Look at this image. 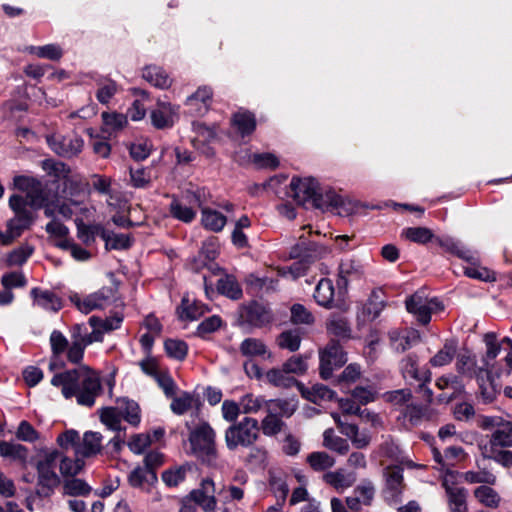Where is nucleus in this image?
I'll use <instances>...</instances> for the list:
<instances>
[{
  "label": "nucleus",
  "mask_w": 512,
  "mask_h": 512,
  "mask_svg": "<svg viewBox=\"0 0 512 512\" xmlns=\"http://www.w3.org/2000/svg\"><path fill=\"white\" fill-rule=\"evenodd\" d=\"M51 384L60 387L65 398L76 396L80 405L88 407L94 405L95 398L101 391L99 375L86 365L55 374Z\"/></svg>",
  "instance_id": "nucleus-1"
},
{
  "label": "nucleus",
  "mask_w": 512,
  "mask_h": 512,
  "mask_svg": "<svg viewBox=\"0 0 512 512\" xmlns=\"http://www.w3.org/2000/svg\"><path fill=\"white\" fill-rule=\"evenodd\" d=\"M290 190V196L298 204L304 205L311 201L317 208L331 211L338 209L343 204L342 198L335 193L329 192L322 197L318 182L313 178H292Z\"/></svg>",
  "instance_id": "nucleus-2"
},
{
  "label": "nucleus",
  "mask_w": 512,
  "mask_h": 512,
  "mask_svg": "<svg viewBox=\"0 0 512 512\" xmlns=\"http://www.w3.org/2000/svg\"><path fill=\"white\" fill-rule=\"evenodd\" d=\"M484 459L493 460L505 468H512V421L504 420L489 435L486 443L479 444Z\"/></svg>",
  "instance_id": "nucleus-3"
},
{
  "label": "nucleus",
  "mask_w": 512,
  "mask_h": 512,
  "mask_svg": "<svg viewBox=\"0 0 512 512\" xmlns=\"http://www.w3.org/2000/svg\"><path fill=\"white\" fill-rule=\"evenodd\" d=\"M325 253L326 249L324 247L312 242L307 243L301 236L300 242L290 251V257L299 260L289 267L280 268L278 273L283 277L290 276L292 279H297L305 274L310 262L322 257Z\"/></svg>",
  "instance_id": "nucleus-4"
},
{
  "label": "nucleus",
  "mask_w": 512,
  "mask_h": 512,
  "mask_svg": "<svg viewBox=\"0 0 512 512\" xmlns=\"http://www.w3.org/2000/svg\"><path fill=\"white\" fill-rule=\"evenodd\" d=\"M260 436L258 421L252 417H244L241 421L235 422L225 431V444L227 448L234 451L238 448H249L253 446Z\"/></svg>",
  "instance_id": "nucleus-5"
},
{
  "label": "nucleus",
  "mask_w": 512,
  "mask_h": 512,
  "mask_svg": "<svg viewBox=\"0 0 512 512\" xmlns=\"http://www.w3.org/2000/svg\"><path fill=\"white\" fill-rule=\"evenodd\" d=\"M59 457L57 450H45L40 454L36 469L38 474L37 493L42 496H49L60 479L54 471L55 463Z\"/></svg>",
  "instance_id": "nucleus-6"
},
{
  "label": "nucleus",
  "mask_w": 512,
  "mask_h": 512,
  "mask_svg": "<svg viewBox=\"0 0 512 512\" xmlns=\"http://www.w3.org/2000/svg\"><path fill=\"white\" fill-rule=\"evenodd\" d=\"M215 437V431L206 422L198 424L189 434L193 452L209 463L214 461L217 456Z\"/></svg>",
  "instance_id": "nucleus-7"
},
{
  "label": "nucleus",
  "mask_w": 512,
  "mask_h": 512,
  "mask_svg": "<svg viewBox=\"0 0 512 512\" xmlns=\"http://www.w3.org/2000/svg\"><path fill=\"white\" fill-rule=\"evenodd\" d=\"M116 293L117 285L114 284L112 286H104L83 298L78 294H74L70 297V300L80 312L88 314L94 310L106 307L115 298Z\"/></svg>",
  "instance_id": "nucleus-8"
},
{
  "label": "nucleus",
  "mask_w": 512,
  "mask_h": 512,
  "mask_svg": "<svg viewBox=\"0 0 512 512\" xmlns=\"http://www.w3.org/2000/svg\"><path fill=\"white\" fill-rule=\"evenodd\" d=\"M405 303L407 311L423 325L430 322L432 313L443 310V304L437 298H428L422 292H416Z\"/></svg>",
  "instance_id": "nucleus-9"
},
{
  "label": "nucleus",
  "mask_w": 512,
  "mask_h": 512,
  "mask_svg": "<svg viewBox=\"0 0 512 512\" xmlns=\"http://www.w3.org/2000/svg\"><path fill=\"white\" fill-rule=\"evenodd\" d=\"M320 376L322 379H329L333 371L340 368L347 362V355L338 342L331 341L319 352Z\"/></svg>",
  "instance_id": "nucleus-10"
},
{
  "label": "nucleus",
  "mask_w": 512,
  "mask_h": 512,
  "mask_svg": "<svg viewBox=\"0 0 512 512\" xmlns=\"http://www.w3.org/2000/svg\"><path fill=\"white\" fill-rule=\"evenodd\" d=\"M29 203L30 208L40 209L44 208V214L47 217L54 218V206L57 200V193L52 192L47 187L43 186L39 180L38 185H35L24 197Z\"/></svg>",
  "instance_id": "nucleus-11"
},
{
  "label": "nucleus",
  "mask_w": 512,
  "mask_h": 512,
  "mask_svg": "<svg viewBox=\"0 0 512 512\" xmlns=\"http://www.w3.org/2000/svg\"><path fill=\"white\" fill-rule=\"evenodd\" d=\"M49 147L59 156L71 158L78 155L84 146V141L80 136L53 134L47 137Z\"/></svg>",
  "instance_id": "nucleus-12"
},
{
  "label": "nucleus",
  "mask_w": 512,
  "mask_h": 512,
  "mask_svg": "<svg viewBox=\"0 0 512 512\" xmlns=\"http://www.w3.org/2000/svg\"><path fill=\"white\" fill-rule=\"evenodd\" d=\"M150 118L155 128H170L179 118V106L159 99L156 102V107L150 113Z\"/></svg>",
  "instance_id": "nucleus-13"
},
{
  "label": "nucleus",
  "mask_w": 512,
  "mask_h": 512,
  "mask_svg": "<svg viewBox=\"0 0 512 512\" xmlns=\"http://www.w3.org/2000/svg\"><path fill=\"white\" fill-rule=\"evenodd\" d=\"M478 384V396L485 404L492 403L499 394V385L495 381V377L489 367L479 368L475 370V376Z\"/></svg>",
  "instance_id": "nucleus-14"
},
{
  "label": "nucleus",
  "mask_w": 512,
  "mask_h": 512,
  "mask_svg": "<svg viewBox=\"0 0 512 512\" xmlns=\"http://www.w3.org/2000/svg\"><path fill=\"white\" fill-rule=\"evenodd\" d=\"M215 484L209 479H203L198 489L190 492L189 498L199 505L204 511L212 512L215 510L217 501L215 498Z\"/></svg>",
  "instance_id": "nucleus-15"
},
{
  "label": "nucleus",
  "mask_w": 512,
  "mask_h": 512,
  "mask_svg": "<svg viewBox=\"0 0 512 512\" xmlns=\"http://www.w3.org/2000/svg\"><path fill=\"white\" fill-rule=\"evenodd\" d=\"M435 243L445 252L450 253L464 261L474 262L478 260L477 252L465 247L461 241L451 236H437Z\"/></svg>",
  "instance_id": "nucleus-16"
},
{
  "label": "nucleus",
  "mask_w": 512,
  "mask_h": 512,
  "mask_svg": "<svg viewBox=\"0 0 512 512\" xmlns=\"http://www.w3.org/2000/svg\"><path fill=\"white\" fill-rule=\"evenodd\" d=\"M340 432L348 437L357 449L366 448L371 442V436L365 431H359L357 425L346 423L341 420L338 413H331Z\"/></svg>",
  "instance_id": "nucleus-17"
},
{
  "label": "nucleus",
  "mask_w": 512,
  "mask_h": 512,
  "mask_svg": "<svg viewBox=\"0 0 512 512\" xmlns=\"http://www.w3.org/2000/svg\"><path fill=\"white\" fill-rule=\"evenodd\" d=\"M375 494V488L369 481H365L355 487L353 495L346 498L347 507L355 512L362 509L363 506L372 504Z\"/></svg>",
  "instance_id": "nucleus-18"
},
{
  "label": "nucleus",
  "mask_w": 512,
  "mask_h": 512,
  "mask_svg": "<svg viewBox=\"0 0 512 512\" xmlns=\"http://www.w3.org/2000/svg\"><path fill=\"white\" fill-rule=\"evenodd\" d=\"M213 92L208 86H202L197 91L186 99V106L189 107V111L194 115L205 114L212 102Z\"/></svg>",
  "instance_id": "nucleus-19"
},
{
  "label": "nucleus",
  "mask_w": 512,
  "mask_h": 512,
  "mask_svg": "<svg viewBox=\"0 0 512 512\" xmlns=\"http://www.w3.org/2000/svg\"><path fill=\"white\" fill-rule=\"evenodd\" d=\"M389 339L393 349L402 353L417 344L420 340V335L414 329H395L389 332Z\"/></svg>",
  "instance_id": "nucleus-20"
},
{
  "label": "nucleus",
  "mask_w": 512,
  "mask_h": 512,
  "mask_svg": "<svg viewBox=\"0 0 512 512\" xmlns=\"http://www.w3.org/2000/svg\"><path fill=\"white\" fill-rule=\"evenodd\" d=\"M101 449L102 435L98 432L87 431L80 439V444L77 445L76 456L91 457L98 454Z\"/></svg>",
  "instance_id": "nucleus-21"
},
{
  "label": "nucleus",
  "mask_w": 512,
  "mask_h": 512,
  "mask_svg": "<svg viewBox=\"0 0 512 512\" xmlns=\"http://www.w3.org/2000/svg\"><path fill=\"white\" fill-rule=\"evenodd\" d=\"M386 491L390 497L397 502L404 490L403 470L398 466L388 467L385 470Z\"/></svg>",
  "instance_id": "nucleus-22"
},
{
  "label": "nucleus",
  "mask_w": 512,
  "mask_h": 512,
  "mask_svg": "<svg viewBox=\"0 0 512 512\" xmlns=\"http://www.w3.org/2000/svg\"><path fill=\"white\" fill-rule=\"evenodd\" d=\"M401 371L406 379H412L418 382H427L430 380L431 374L428 370H420L418 368V358L416 355H407L401 361Z\"/></svg>",
  "instance_id": "nucleus-23"
},
{
  "label": "nucleus",
  "mask_w": 512,
  "mask_h": 512,
  "mask_svg": "<svg viewBox=\"0 0 512 512\" xmlns=\"http://www.w3.org/2000/svg\"><path fill=\"white\" fill-rule=\"evenodd\" d=\"M298 387L302 396L315 404L330 401L336 396V393L333 390L323 384H314L311 387H304L299 383Z\"/></svg>",
  "instance_id": "nucleus-24"
},
{
  "label": "nucleus",
  "mask_w": 512,
  "mask_h": 512,
  "mask_svg": "<svg viewBox=\"0 0 512 512\" xmlns=\"http://www.w3.org/2000/svg\"><path fill=\"white\" fill-rule=\"evenodd\" d=\"M323 480L338 492H343L354 484L356 478L353 474L348 473L343 469H338L325 473L323 475Z\"/></svg>",
  "instance_id": "nucleus-25"
},
{
  "label": "nucleus",
  "mask_w": 512,
  "mask_h": 512,
  "mask_svg": "<svg viewBox=\"0 0 512 512\" xmlns=\"http://www.w3.org/2000/svg\"><path fill=\"white\" fill-rule=\"evenodd\" d=\"M31 296L34 299V303L45 310L58 311L62 307L60 298L49 290L33 288L31 290Z\"/></svg>",
  "instance_id": "nucleus-26"
},
{
  "label": "nucleus",
  "mask_w": 512,
  "mask_h": 512,
  "mask_svg": "<svg viewBox=\"0 0 512 512\" xmlns=\"http://www.w3.org/2000/svg\"><path fill=\"white\" fill-rule=\"evenodd\" d=\"M436 237L431 229L422 226L407 227L401 231V238L420 245L435 242Z\"/></svg>",
  "instance_id": "nucleus-27"
},
{
  "label": "nucleus",
  "mask_w": 512,
  "mask_h": 512,
  "mask_svg": "<svg viewBox=\"0 0 512 512\" xmlns=\"http://www.w3.org/2000/svg\"><path fill=\"white\" fill-rule=\"evenodd\" d=\"M142 76L153 86L161 89H167L172 84V79L161 67L147 66L143 69Z\"/></svg>",
  "instance_id": "nucleus-28"
},
{
  "label": "nucleus",
  "mask_w": 512,
  "mask_h": 512,
  "mask_svg": "<svg viewBox=\"0 0 512 512\" xmlns=\"http://www.w3.org/2000/svg\"><path fill=\"white\" fill-rule=\"evenodd\" d=\"M78 330V327H72L71 343L66 351L67 360L72 364H79L82 361L87 347L79 336Z\"/></svg>",
  "instance_id": "nucleus-29"
},
{
  "label": "nucleus",
  "mask_w": 512,
  "mask_h": 512,
  "mask_svg": "<svg viewBox=\"0 0 512 512\" xmlns=\"http://www.w3.org/2000/svg\"><path fill=\"white\" fill-rule=\"evenodd\" d=\"M227 218L219 211L202 208L201 210V223L204 228L213 231L220 232L226 225Z\"/></svg>",
  "instance_id": "nucleus-30"
},
{
  "label": "nucleus",
  "mask_w": 512,
  "mask_h": 512,
  "mask_svg": "<svg viewBox=\"0 0 512 512\" xmlns=\"http://www.w3.org/2000/svg\"><path fill=\"white\" fill-rule=\"evenodd\" d=\"M385 307V303L381 297L380 291H373L362 307L361 317L367 321H373L376 319Z\"/></svg>",
  "instance_id": "nucleus-31"
},
{
  "label": "nucleus",
  "mask_w": 512,
  "mask_h": 512,
  "mask_svg": "<svg viewBox=\"0 0 512 512\" xmlns=\"http://www.w3.org/2000/svg\"><path fill=\"white\" fill-rule=\"evenodd\" d=\"M9 207L14 212V217H17L22 221L24 220L29 223H33L34 215L24 196L19 194L11 195L9 198Z\"/></svg>",
  "instance_id": "nucleus-32"
},
{
  "label": "nucleus",
  "mask_w": 512,
  "mask_h": 512,
  "mask_svg": "<svg viewBox=\"0 0 512 512\" xmlns=\"http://www.w3.org/2000/svg\"><path fill=\"white\" fill-rule=\"evenodd\" d=\"M207 311V307L198 302V301H191L189 298L184 297L181 302V306L178 310L179 317L182 320H190L194 321L197 320L199 317L204 315V313Z\"/></svg>",
  "instance_id": "nucleus-33"
},
{
  "label": "nucleus",
  "mask_w": 512,
  "mask_h": 512,
  "mask_svg": "<svg viewBox=\"0 0 512 512\" xmlns=\"http://www.w3.org/2000/svg\"><path fill=\"white\" fill-rule=\"evenodd\" d=\"M34 247L28 243H23L17 248L7 253L4 262L7 267L22 266L33 254Z\"/></svg>",
  "instance_id": "nucleus-34"
},
{
  "label": "nucleus",
  "mask_w": 512,
  "mask_h": 512,
  "mask_svg": "<svg viewBox=\"0 0 512 512\" xmlns=\"http://www.w3.org/2000/svg\"><path fill=\"white\" fill-rule=\"evenodd\" d=\"M457 343L454 340H447L443 347L429 360L433 367H443L450 364L456 354Z\"/></svg>",
  "instance_id": "nucleus-35"
},
{
  "label": "nucleus",
  "mask_w": 512,
  "mask_h": 512,
  "mask_svg": "<svg viewBox=\"0 0 512 512\" xmlns=\"http://www.w3.org/2000/svg\"><path fill=\"white\" fill-rule=\"evenodd\" d=\"M239 349L241 354L245 357L253 358L265 355H267L268 358L271 357V353L268 352L266 345L256 338H246L240 344Z\"/></svg>",
  "instance_id": "nucleus-36"
},
{
  "label": "nucleus",
  "mask_w": 512,
  "mask_h": 512,
  "mask_svg": "<svg viewBox=\"0 0 512 512\" xmlns=\"http://www.w3.org/2000/svg\"><path fill=\"white\" fill-rule=\"evenodd\" d=\"M265 379L270 385L281 388H288L293 384H299L294 377L286 373L283 366L268 370L265 374Z\"/></svg>",
  "instance_id": "nucleus-37"
},
{
  "label": "nucleus",
  "mask_w": 512,
  "mask_h": 512,
  "mask_svg": "<svg viewBox=\"0 0 512 512\" xmlns=\"http://www.w3.org/2000/svg\"><path fill=\"white\" fill-rule=\"evenodd\" d=\"M314 298L316 302L323 306L329 307L334 299V286L330 279H321L314 292Z\"/></svg>",
  "instance_id": "nucleus-38"
},
{
  "label": "nucleus",
  "mask_w": 512,
  "mask_h": 512,
  "mask_svg": "<svg viewBox=\"0 0 512 512\" xmlns=\"http://www.w3.org/2000/svg\"><path fill=\"white\" fill-rule=\"evenodd\" d=\"M28 454V449L21 444L0 441V455L3 457L25 463Z\"/></svg>",
  "instance_id": "nucleus-39"
},
{
  "label": "nucleus",
  "mask_w": 512,
  "mask_h": 512,
  "mask_svg": "<svg viewBox=\"0 0 512 512\" xmlns=\"http://www.w3.org/2000/svg\"><path fill=\"white\" fill-rule=\"evenodd\" d=\"M171 215L183 222L189 223L196 216V210L183 199L174 198L170 204Z\"/></svg>",
  "instance_id": "nucleus-40"
},
{
  "label": "nucleus",
  "mask_w": 512,
  "mask_h": 512,
  "mask_svg": "<svg viewBox=\"0 0 512 512\" xmlns=\"http://www.w3.org/2000/svg\"><path fill=\"white\" fill-rule=\"evenodd\" d=\"M232 124L242 136L251 134L256 127V120L248 111H238L232 117Z\"/></svg>",
  "instance_id": "nucleus-41"
},
{
  "label": "nucleus",
  "mask_w": 512,
  "mask_h": 512,
  "mask_svg": "<svg viewBox=\"0 0 512 512\" xmlns=\"http://www.w3.org/2000/svg\"><path fill=\"white\" fill-rule=\"evenodd\" d=\"M218 291L226 297L238 300L242 297V289L237 280L231 275L221 277L217 282Z\"/></svg>",
  "instance_id": "nucleus-42"
},
{
  "label": "nucleus",
  "mask_w": 512,
  "mask_h": 512,
  "mask_svg": "<svg viewBox=\"0 0 512 512\" xmlns=\"http://www.w3.org/2000/svg\"><path fill=\"white\" fill-rule=\"evenodd\" d=\"M26 51L38 58H44L51 61H58L63 56V50L58 44H47L44 46H29Z\"/></svg>",
  "instance_id": "nucleus-43"
},
{
  "label": "nucleus",
  "mask_w": 512,
  "mask_h": 512,
  "mask_svg": "<svg viewBox=\"0 0 512 512\" xmlns=\"http://www.w3.org/2000/svg\"><path fill=\"white\" fill-rule=\"evenodd\" d=\"M474 497L484 506L497 508L500 505L501 498L499 494L489 485H482L474 490Z\"/></svg>",
  "instance_id": "nucleus-44"
},
{
  "label": "nucleus",
  "mask_w": 512,
  "mask_h": 512,
  "mask_svg": "<svg viewBox=\"0 0 512 512\" xmlns=\"http://www.w3.org/2000/svg\"><path fill=\"white\" fill-rule=\"evenodd\" d=\"M309 466L316 472L325 471L335 465L334 457L324 451L310 453L306 458Z\"/></svg>",
  "instance_id": "nucleus-45"
},
{
  "label": "nucleus",
  "mask_w": 512,
  "mask_h": 512,
  "mask_svg": "<svg viewBox=\"0 0 512 512\" xmlns=\"http://www.w3.org/2000/svg\"><path fill=\"white\" fill-rule=\"evenodd\" d=\"M363 274V266L355 259L342 260L339 265V278L344 284L349 279L358 278Z\"/></svg>",
  "instance_id": "nucleus-46"
},
{
  "label": "nucleus",
  "mask_w": 512,
  "mask_h": 512,
  "mask_svg": "<svg viewBox=\"0 0 512 512\" xmlns=\"http://www.w3.org/2000/svg\"><path fill=\"white\" fill-rule=\"evenodd\" d=\"M97 84L96 98L101 104H107L119 90L118 84L112 79L102 78Z\"/></svg>",
  "instance_id": "nucleus-47"
},
{
  "label": "nucleus",
  "mask_w": 512,
  "mask_h": 512,
  "mask_svg": "<svg viewBox=\"0 0 512 512\" xmlns=\"http://www.w3.org/2000/svg\"><path fill=\"white\" fill-rule=\"evenodd\" d=\"M102 120L104 125L103 131L107 133H112L121 130L128 123L126 115L116 112H103Z\"/></svg>",
  "instance_id": "nucleus-48"
},
{
  "label": "nucleus",
  "mask_w": 512,
  "mask_h": 512,
  "mask_svg": "<svg viewBox=\"0 0 512 512\" xmlns=\"http://www.w3.org/2000/svg\"><path fill=\"white\" fill-rule=\"evenodd\" d=\"M276 342L281 349H287L290 352H295L300 347L301 336L299 331L296 329L286 330L277 337Z\"/></svg>",
  "instance_id": "nucleus-49"
},
{
  "label": "nucleus",
  "mask_w": 512,
  "mask_h": 512,
  "mask_svg": "<svg viewBox=\"0 0 512 512\" xmlns=\"http://www.w3.org/2000/svg\"><path fill=\"white\" fill-rule=\"evenodd\" d=\"M323 446L338 452L339 454H346L349 450L347 441L335 435L333 429H326L323 433Z\"/></svg>",
  "instance_id": "nucleus-50"
},
{
  "label": "nucleus",
  "mask_w": 512,
  "mask_h": 512,
  "mask_svg": "<svg viewBox=\"0 0 512 512\" xmlns=\"http://www.w3.org/2000/svg\"><path fill=\"white\" fill-rule=\"evenodd\" d=\"M327 331L337 337L349 338L351 329L346 318L332 316L326 323Z\"/></svg>",
  "instance_id": "nucleus-51"
},
{
  "label": "nucleus",
  "mask_w": 512,
  "mask_h": 512,
  "mask_svg": "<svg viewBox=\"0 0 512 512\" xmlns=\"http://www.w3.org/2000/svg\"><path fill=\"white\" fill-rule=\"evenodd\" d=\"M448 498V505L451 512H467L468 507L466 503L467 490L462 487L458 490L446 493Z\"/></svg>",
  "instance_id": "nucleus-52"
},
{
  "label": "nucleus",
  "mask_w": 512,
  "mask_h": 512,
  "mask_svg": "<svg viewBox=\"0 0 512 512\" xmlns=\"http://www.w3.org/2000/svg\"><path fill=\"white\" fill-rule=\"evenodd\" d=\"M101 421L109 429L114 431L121 430V419L123 418L119 408L107 407L103 408L100 413Z\"/></svg>",
  "instance_id": "nucleus-53"
},
{
  "label": "nucleus",
  "mask_w": 512,
  "mask_h": 512,
  "mask_svg": "<svg viewBox=\"0 0 512 512\" xmlns=\"http://www.w3.org/2000/svg\"><path fill=\"white\" fill-rule=\"evenodd\" d=\"M209 192L204 187L190 188L183 192L182 199L193 208L202 207L207 202Z\"/></svg>",
  "instance_id": "nucleus-54"
},
{
  "label": "nucleus",
  "mask_w": 512,
  "mask_h": 512,
  "mask_svg": "<svg viewBox=\"0 0 512 512\" xmlns=\"http://www.w3.org/2000/svg\"><path fill=\"white\" fill-rule=\"evenodd\" d=\"M436 386L440 390L451 389L448 400H452L463 391V384L456 375L441 376L436 380Z\"/></svg>",
  "instance_id": "nucleus-55"
},
{
  "label": "nucleus",
  "mask_w": 512,
  "mask_h": 512,
  "mask_svg": "<svg viewBox=\"0 0 512 512\" xmlns=\"http://www.w3.org/2000/svg\"><path fill=\"white\" fill-rule=\"evenodd\" d=\"M483 341L486 346V353L484 356L485 367L489 366V361L494 360L501 351V344L498 342V336L495 332H488L484 334Z\"/></svg>",
  "instance_id": "nucleus-56"
},
{
  "label": "nucleus",
  "mask_w": 512,
  "mask_h": 512,
  "mask_svg": "<svg viewBox=\"0 0 512 512\" xmlns=\"http://www.w3.org/2000/svg\"><path fill=\"white\" fill-rule=\"evenodd\" d=\"M462 478L469 484L494 485L496 476L488 470L467 471L462 474Z\"/></svg>",
  "instance_id": "nucleus-57"
},
{
  "label": "nucleus",
  "mask_w": 512,
  "mask_h": 512,
  "mask_svg": "<svg viewBox=\"0 0 512 512\" xmlns=\"http://www.w3.org/2000/svg\"><path fill=\"white\" fill-rule=\"evenodd\" d=\"M104 228L100 225H86L84 223L77 224V237L86 245L94 242L96 235L102 236Z\"/></svg>",
  "instance_id": "nucleus-58"
},
{
  "label": "nucleus",
  "mask_w": 512,
  "mask_h": 512,
  "mask_svg": "<svg viewBox=\"0 0 512 512\" xmlns=\"http://www.w3.org/2000/svg\"><path fill=\"white\" fill-rule=\"evenodd\" d=\"M172 398V402L170 408L173 413L177 415H182L190 410L193 406L194 397L192 394L188 392H183L179 396L174 395Z\"/></svg>",
  "instance_id": "nucleus-59"
},
{
  "label": "nucleus",
  "mask_w": 512,
  "mask_h": 512,
  "mask_svg": "<svg viewBox=\"0 0 512 512\" xmlns=\"http://www.w3.org/2000/svg\"><path fill=\"white\" fill-rule=\"evenodd\" d=\"M32 223L27 221H22L17 217L11 218L6 224V238L8 241V245H10L16 238H18L22 232L28 229Z\"/></svg>",
  "instance_id": "nucleus-60"
},
{
  "label": "nucleus",
  "mask_w": 512,
  "mask_h": 512,
  "mask_svg": "<svg viewBox=\"0 0 512 512\" xmlns=\"http://www.w3.org/2000/svg\"><path fill=\"white\" fill-rule=\"evenodd\" d=\"M477 262H471L473 266L466 267L464 269V274L473 279H478L485 282H493L496 280L495 272L479 265H475Z\"/></svg>",
  "instance_id": "nucleus-61"
},
{
  "label": "nucleus",
  "mask_w": 512,
  "mask_h": 512,
  "mask_svg": "<svg viewBox=\"0 0 512 512\" xmlns=\"http://www.w3.org/2000/svg\"><path fill=\"white\" fill-rule=\"evenodd\" d=\"M284 426V422L275 413L268 412L267 416L261 421V429L266 436L278 434Z\"/></svg>",
  "instance_id": "nucleus-62"
},
{
  "label": "nucleus",
  "mask_w": 512,
  "mask_h": 512,
  "mask_svg": "<svg viewBox=\"0 0 512 512\" xmlns=\"http://www.w3.org/2000/svg\"><path fill=\"white\" fill-rule=\"evenodd\" d=\"M165 351L171 358L183 360L188 351L186 343L178 339H167L164 343Z\"/></svg>",
  "instance_id": "nucleus-63"
},
{
  "label": "nucleus",
  "mask_w": 512,
  "mask_h": 512,
  "mask_svg": "<svg viewBox=\"0 0 512 512\" xmlns=\"http://www.w3.org/2000/svg\"><path fill=\"white\" fill-rule=\"evenodd\" d=\"M84 467V460L81 456H76L75 459L63 457L60 461V472L64 476H75Z\"/></svg>",
  "instance_id": "nucleus-64"
}]
</instances>
